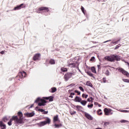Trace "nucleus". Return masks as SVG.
<instances>
[{
  "label": "nucleus",
  "instance_id": "obj_1",
  "mask_svg": "<svg viewBox=\"0 0 129 129\" xmlns=\"http://www.w3.org/2000/svg\"><path fill=\"white\" fill-rule=\"evenodd\" d=\"M18 116H13L12 118L10 119L9 121L8 122V125H12V122L14 120L15 123L21 124L24 123V118H23V113L21 111H19L17 113Z\"/></svg>",
  "mask_w": 129,
  "mask_h": 129
},
{
  "label": "nucleus",
  "instance_id": "obj_2",
  "mask_svg": "<svg viewBox=\"0 0 129 129\" xmlns=\"http://www.w3.org/2000/svg\"><path fill=\"white\" fill-rule=\"evenodd\" d=\"M104 59L109 62H114V61H119V60H120L118 55H117L116 54H112L110 56H105Z\"/></svg>",
  "mask_w": 129,
  "mask_h": 129
},
{
  "label": "nucleus",
  "instance_id": "obj_3",
  "mask_svg": "<svg viewBox=\"0 0 129 129\" xmlns=\"http://www.w3.org/2000/svg\"><path fill=\"white\" fill-rule=\"evenodd\" d=\"M50 123H51V119L49 117H46L45 121L40 122L39 124L40 126H43L45 124H50Z\"/></svg>",
  "mask_w": 129,
  "mask_h": 129
},
{
  "label": "nucleus",
  "instance_id": "obj_4",
  "mask_svg": "<svg viewBox=\"0 0 129 129\" xmlns=\"http://www.w3.org/2000/svg\"><path fill=\"white\" fill-rule=\"evenodd\" d=\"M74 75H75V74L73 73H67L64 75L63 78L66 81H68Z\"/></svg>",
  "mask_w": 129,
  "mask_h": 129
},
{
  "label": "nucleus",
  "instance_id": "obj_5",
  "mask_svg": "<svg viewBox=\"0 0 129 129\" xmlns=\"http://www.w3.org/2000/svg\"><path fill=\"white\" fill-rule=\"evenodd\" d=\"M118 71H119V72H121L122 74H123V75H125V76H126V77H129L128 72L124 70L123 69L119 68L118 69Z\"/></svg>",
  "mask_w": 129,
  "mask_h": 129
},
{
  "label": "nucleus",
  "instance_id": "obj_6",
  "mask_svg": "<svg viewBox=\"0 0 129 129\" xmlns=\"http://www.w3.org/2000/svg\"><path fill=\"white\" fill-rule=\"evenodd\" d=\"M26 76H27V73L25 72H21L18 74V75L16 77V79H18V78L22 79V78H24Z\"/></svg>",
  "mask_w": 129,
  "mask_h": 129
},
{
  "label": "nucleus",
  "instance_id": "obj_7",
  "mask_svg": "<svg viewBox=\"0 0 129 129\" xmlns=\"http://www.w3.org/2000/svg\"><path fill=\"white\" fill-rule=\"evenodd\" d=\"M68 67H71V68H74L76 66V63H74L71 60L68 61Z\"/></svg>",
  "mask_w": 129,
  "mask_h": 129
},
{
  "label": "nucleus",
  "instance_id": "obj_8",
  "mask_svg": "<svg viewBox=\"0 0 129 129\" xmlns=\"http://www.w3.org/2000/svg\"><path fill=\"white\" fill-rule=\"evenodd\" d=\"M24 8H26V5L24 4H22L20 5L15 7L14 10V11H18L19 10H21V9H24Z\"/></svg>",
  "mask_w": 129,
  "mask_h": 129
},
{
  "label": "nucleus",
  "instance_id": "obj_9",
  "mask_svg": "<svg viewBox=\"0 0 129 129\" xmlns=\"http://www.w3.org/2000/svg\"><path fill=\"white\" fill-rule=\"evenodd\" d=\"M47 102V101H46L45 99H41L40 100V102L38 103V106H45Z\"/></svg>",
  "mask_w": 129,
  "mask_h": 129
},
{
  "label": "nucleus",
  "instance_id": "obj_10",
  "mask_svg": "<svg viewBox=\"0 0 129 129\" xmlns=\"http://www.w3.org/2000/svg\"><path fill=\"white\" fill-rule=\"evenodd\" d=\"M111 112V109H108L107 108H105L104 109V112L105 115H109V114H112V113H110Z\"/></svg>",
  "mask_w": 129,
  "mask_h": 129
},
{
  "label": "nucleus",
  "instance_id": "obj_11",
  "mask_svg": "<svg viewBox=\"0 0 129 129\" xmlns=\"http://www.w3.org/2000/svg\"><path fill=\"white\" fill-rule=\"evenodd\" d=\"M84 115L87 119H89V120H92L93 119V117H92V116H91L89 113L85 112Z\"/></svg>",
  "mask_w": 129,
  "mask_h": 129
},
{
  "label": "nucleus",
  "instance_id": "obj_12",
  "mask_svg": "<svg viewBox=\"0 0 129 129\" xmlns=\"http://www.w3.org/2000/svg\"><path fill=\"white\" fill-rule=\"evenodd\" d=\"M40 57H41V54L40 53L35 54L33 57V61H36V60H39L40 59Z\"/></svg>",
  "mask_w": 129,
  "mask_h": 129
},
{
  "label": "nucleus",
  "instance_id": "obj_13",
  "mask_svg": "<svg viewBox=\"0 0 129 129\" xmlns=\"http://www.w3.org/2000/svg\"><path fill=\"white\" fill-rule=\"evenodd\" d=\"M38 11H44V12H49V8L48 7H42L38 8Z\"/></svg>",
  "mask_w": 129,
  "mask_h": 129
},
{
  "label": "nucleus",
  "instance_id": "obj_14",
  "mask_svg": "<svg viewBox=\"0 0 129 129\" xmlns=\"http://www.w3.org/2000/svg\"><path fill=\"white\" fill-rule=\"evenodd\" d=\"M0 127H2L1 129H6L7 128V126L6 124L3 122V121H0Z\"/></svg>",
  "mask_w": 129,
  "mask_h": 129
},
{
  "label": "nucleus",
  "instance_id": "obj_15",
  "mask_svg": "<svg viewBox=\"0 0 129 129\" xmlns=\"http://www.w3.org/2000/svg\"><path fill=\"white\" fill-rule=\"evenodd\" d=\"M82 100V99H81V98H80V97H78V96H76V97L74 99V101H75V102H81V101Z\"/></svg>",
  "mask_w": 129,
  "mask_h": 129
},
{
  "label": "nucleus",
  "instance_id": "obj_16",
  "mask_svg": "<svg viewBox=\"0 0 129 129\" xmlns=\"http://www.w3.org/2000/svg\"><path fill=\"white\" fill-rule=\"evenodd\" d=\"M25 115H26L27 117H32L35 115V113L31 112V113H25Z\"/></svg>",
  "mask_w": 129,
  "mask_h": 129
},
{
  "label": "nucleus",
  "instance_id": "obj_17",
  "mask_svg": "<svg viewBox=\"0 0 129 129\" xmlns=\"http://www.w3.org/2000/svg\"><path fill=\"white\" fill-rule=\"evenodd\" d=\"M53 121L54 123H55L56 121H58V122H60V121L59 120V118L58 117V115H56L55 116H54Z\"/></svg>",
  "mask_w": 129,
  "mask_h": 129
},
{
  "label": "nucleus",
  "instance_id": "obj_18",
  "mask_svg": "<svg viewBox=\"0 0 129 129\" xmlns=\"http://www.w3.org/2000/svg\"><path fill=\"white\" fill-rule=\"evenodd\" d=\"M76 108L78 111H82V109H83V107L80 106V105H77Z\"/></svg>",
  "mask_w": 129,
  "mask_h": 129
},
{
  "label": "nucleus",
  "instance_id": "obj_19",
  "mask_svg": "<svg viewBox=\"0 0 129 129\" xmlns=\"http://www.w3.org/2000/svg\"><path fill=\"white\" fill-rule=\"evenodd\" d=\"M43 98H44V99H45L46 100H49V101H53V97L52 96L43 97Z\"/></svg>",
  "mask_w": 129,
  "mask_h": 129
},
{
  "label": "nucleus",
  "instance_id": "obj_20",
  "mask_svg": "<svg viewBox=\"0 0 129 129\" xmlns=\"http://www.w3.org/2000/svg\"><path fill=\"white\" fill-rule=\"evenodd\" d=\"M86 85H87V86H90V87H93V85H92V84L91 83V82L88 81H87L86 82Z\"/></svg>",
  "mask_w": 129,
  "mask_h": 129
},
{
  "label": "nucleus",
  "instance_id": "obj_21",
  "mask_svg": "<svg viewBox=\"0 0 129 129\" xmlns=\"http://www.w3.org/2000/svg\"><path fill=\"white\" fill-rule=\"evenodd\" d=\"M81 104H82V105H83V106H85L86 105V103H87V101L86 100H81L80 103Z\"/></svg>",
  "mask_w": 129,
  "mask_h": 129
},
{
  "label": "nucleus",
  "instance_id": "obj_22",
  "mask_svg": "<svg viewBox=\"0 0 129 129\" xmlns=\"http://www.w3.org/2000/svg\"><path fill=\"white\" fill-rule=\"evenodd\" d=\"M62 126V124H55L54 127L55 128H59V127H61Z\"/></svg>",
  "mask_w": 129,
  "mask_h": 129
},
{
  "label": "nucleus",
  "instance_id": "obj_23",
  "mask_svg": "<svg viewBox=\"0 0 129 129\" xmlns=\"http://www.w3.org/2000/svg\"><path fill=\"white\" fill-rule=\"evenodd\" d=\"M57 91V89L55 87H53L51 88V90H50V92H51L52 93H54V92H56Z\"/></svg>",
  "mask_w": 129,
  "mask_h": 129
},
{
  "label": "nucleus",
  "instance_id": "obj_24",
  "mask_svg": "<svg viewBox=\"0 0 129 129\" xmlns=\"http://www.w3.org/2000/svg\"><path fill=\"white\" fill-rule=\"evenodd\" d=\"M97 114L98 115H102V110L101 109H99L97 110Z\"/></svg>",
  "mask_w": 129,
  "mask_h": 129
},
{
  "label": "nucleus",
  "instance_id": "obj_25",
  "mask_svg": "<svg viewBox=\"0 0 129 129\" xmlns=\"http://www.w3.org/2000/svg\"><path fill=\"white\" fill-rule=\"evenodd\" d=\"M60 70L61 71H62V72H67V71H68V70L67 69V68H64V67H62Z\"/></svg>",
  "mask_w": 129,
  "mask_h": 129
},
{
  "label": "nucleus",
  "instance_id": "obj_26",
  "mask_svg": "<svg viewBox=\"0 0 129 129\" xmlns=\"http://www.w3.org/2000/svg\"><path fill=\"white\" fill-rule=\"evenodd\" d=\"M2 120L4 122H7V121H9V118L7 117H4V118H3Z\"/></svg>",
  "mask_w": 129,
  "mask_h": 129
},
{
  "label": "nucleus",
  "instance_id": "obj_27",
  "mask_svg": "<svg viewBox=\"0 0 129 129\" xmlns=\"http://www.w3.org/2000/svg\"><path fill=\"white\" fill-rule=\"evenodd\" d=\"M94 100V99H93V98L91 97L90 98H88L87 99V101H88L89 102H93Z\"/></svg>",
  "mask_w": 129,
  "mask_h": 129
},
{
  "label": "nucleus",
  "instance_id": "obj_28",
  "mask_svg": "<svg viewBox=\"0 0 129 129\" xmlns=\"http://www.w3.org/2000/svg\"><path fill=\"white\" fill-rule=\"evenodd\" d=\"M49 64H51V65H54V64H55V60L51 59L49 60Z\"/></svg>",
  "mask_w": 129,
  "mask_h": 129
},
{
  "label": "nucleus",
  "instance_id": "obj_29",
  "mask_svg": "<svg viewBox=\"0 0 129 129\" xmlns=\"http://www.w3.org/2000/svg\"><path fill=\"white\" fill-rule=\"evenodd\" d=\"M86 73L88 75H89V76H90V77H93V74H92V73H91V72H90L89 71H87V72H86Z\"/></svg>",
  "mask_w": 129,
  "mask_h": 129
},
{
  "label": "nucleus",
  "instance_id": "obj_30",
  "mask_svg": "<svg viewBox=\"0 0 129 129\" xmlns=\"http://www.w3.org/2000/svg\"><path fill=\"white\" fill-rule=\"evenodd\" d=\"M73 91L72 90H69V93H70L71 95H75V93L72 92Z\"/></svg>",
  "mask_w": 129,
  "mask_h": 129
},
{
  "label": "nucleus",
  "instance_id": "obj_31",
  "mask_svg": "<svg viewBox=\"0 0 129 129\" xmlns=\"http://www.w3.org/2000/svg\"><path fill=\"white\" fill-rule=\"evenodd\" d=\"M92 72L93 73H96V70H95V68L93 67L91 68Z\"/></svg>",
  "mask_w": 129,
  "mask_h": 129
},
{
  "label": "nucleus",
  "instance_id": "obj_32",
  "mask_svg": "<svg viewBox=\"0 0 129 129\" xmlns=\"http://www.w3.org/2000/svg\"><path fill=\"white\" fill-rule=\"evenodd\" d=\"M81 10L82 13H83V14L84 15H85L86 11L84 10V7H83V6H81Z\"/></svg>",
  "mask_w": 129,
  "mask_h": 129
},
{
  "label": "nucleus",
  "instance_id": "obj_33",
  "mask_svg": "<svg viewBox=\"0 0 129 129\" xmlns=\"http://www.w3.org/2000/svg\"><path fill=\"white\" fill-rule=\"evenodd\" d=\"M105 74L106 76H109V71H108V70H106V71L105 72Z\"/></svg>",
  "mask_w": 129,
  "mask_h": 129
},
{
  "label": "nucleus",
  "instance_id": "obj_34",
  "mask_svg": "<svg viewBox=\"0 0 129 129\" xmlns=\"http://www.w3.org/2000/svg\"><path fill=\"white\" fill-rule=\"evenodd\" d=\"M42 99H41L40 98H37V99H36V100L35 101V102L36 103H38V102H39V101H41V100Z\"/></svg>",
  "mask_w": 129,
  "mask_h": 129
},
{
  "label": "nucleus",
  "instance_id": "obj_35",
  "mask_svg": "<svg viewBox=\"0 0 129 129\" xmlns=\"http://www.w3.org/2000/svg\"><path fill=\"white\" fill-rule=\"evenodd\" d=\"M122 81H123V82H126V83H129V79H123Z\"/></svg>",
  "mask_w": 129,
  "mask_h": 129
},
{
  "label": "nucleus",
  "instance_id": "obj_36",
  "mask_svg": "<svg viewBox=\"0 0 129 129\" xmlns=\"http://www.w3.org/2000/svg\"><path fill=\"white\" fill-rule=\"evenodd\" d=\"M82 97H83V98H87V97H88V95H85V94H83L82 95Z\"/></svg>",
  "mask_w": 129,
  "mask_h": 129
},
{
  "label": "nucleus",
  "instance_id": "obj_37",
  "mask_svg": "<svg viewBox=\"0 0 129 129\" xmlns=\"http://www.w3.org/2000/svg\"><path fill=\"white\" fill-rule=\"evenodd\" d=\"M107 125H109V122H105L104 123V127L107 126Z\"/></svg>",
  "mask_w": 129,
  "mask_h": 129
},
{
  "label": "nucleus",
  "instance_id": "obj_38",
  "mask_svg": "<svg viewBox=\"0 0 129 129\" xmlns=\"http://www.w3.org/2000/svg\"><path fill=\"white\" fill-rule=\"evenodd\" d=\"M120 122L125 123V122H128V121L122 119L120 121Z\"/></svg>",
  "mask_w": 129,
  "mask_h": 129
},
{
  "label": "nucleus",
  "instance_id": "obj_39",
  "mask_svg": "<svg viewBox=\"0 0 129 129\" xmlns=\"http://www.w3.org/2000/svg\"><path fill=\"white\" fill-rule=\"evenodd\" d=\"M75 92L77 93L78 95H80V94H81V93L77 90H75Z\"/></svg>",
  "mask_w": 129,
  "mask_h": 129
},
{
  "label": "nucleus",
  "instance_id": "obj_40",
  "mask_svg": "<svg viewBox=\"0 0 129 129\" xmlns=\"http://www.w3.org/2000/svg\"><path fill=\"white\" fill-rule=\"evenodd\" d=\"M120 46H121L120 44L117 45L115 47L114 50H116V49H118L119 47H120Z\"/></svg>",
  "mask_w": 129,
  "mask_h": 129
},
{
  "label": "nucleus",
  "instance_id": "obj_41",
  "mask_svg": "<svg viewBox=\"0 0 129 129\" xmlns=\"http://www.w3.org/2000/svg\"><path fill=\"white\" fill-rule=\"evenodd\" d=\"M80 90H81V91H82V92H84V89H83V87L80 86L79 87Z\"/></svg>",
  "mask_w": 129,
  "mask_h": 129
},
{
  "label": "nucleus",
  "instance_id": "obj_42",
  "mask_svg": "<svg viewBox=\"0 0 129 129\" xmlns=\"http://www.w3.org/2000/svg\"><path fill=\"white\" fill-rule=\"evenodd\" d=\"M88 108H92V107H93V104H89L88 105Z\"/></svg>",
  "mask_w": 129,
  "mask_h": 129
},
{
  "label": "nucleus",
  "instance_id": "obj_43",
  "mask_svg": "<svg viewBox=\"0 0 129 129\" xmlns=\"http://www.w3.org/2000/svg\"><path fill=\"white\" fill-rule=\"evenodd\" d=\"M102 81L104 83H106V78H103Z\"/></svg>",
  "mask_w": 129,
  "mask_h": 129
},
{
  "label": "nucleus",
  "instance_id": "obj_44",
  "mask_svg": "<svg viewBox=\"0 0 129 129\" xmlns=\"http://www.w3.org/2000/svg\"><path fill=\"white\" fill-rule=\"evenodd\" d=\"M94 59H95V57H94V56H92L90 59V61H94Z\"/></svg>",
  "mask_w": 129,
  "mask_h": 129
},
{
  "label": "nucleus",
  "instance_id": "obj_45",
  "mask_svg": "<svg viewBox=\"0 0 129 129\" xmlns=\"http://www.w3.org/2000/svg\"><path fill=\"white\" fill-rule=\"evenodd\" d=\"M38 111H40L41 112H44V110L43 109H39Z\"/></svg>",
  "mask_w": 129,
  "mask_h": 129
},
{
  "label": "nucleus",
  "instance_id": "obj_46",
  "mask_svg": "<svg viewBox=\"0 0 129 129\" xmlns=\"http://www.w3.org/2000/svg\"><path fill=\"white\" fill-rule=\"evenodd\" d=\"M48 114V111H43V114Z\"/></svg>",
  "mask_w": 129,
  "mask_h": 129
},
{
  "label": "nucleus",
  "instance_id": "obj_47",
  "mask_svg": "<svg viewBox=\"0 0 129 129\" xmlns=\"http://www.w3.org/2000/svg\"><path fill=\"white\" fill-rule=\"evenodd\" d=\"M97 66L98 67V69H101V66H100V65L98 64Z\"/></svg>",
  "mask_w": 129,
  "mask_h": 129
},
{
  "label": "nucleus",
  "instance_id": "obj_48",
  "mask_svg": "<svg viewBox=\"0 0 129 129\" xmlns=\"http://www.w3.org/2000/svg\"><path fill=\"white\" fill-rule=\"evenodd\" d=\"M0 53H1V54H2V55H4V54H5V51H2Z\"/></svg>",
  "mask_w": 129,
  "mask_h": 129
},
{
  "label": "nucleus",
  "instance_id": "obj_49",
  "mask_svg": "<svg viewBox=\"0 0 129 129\" xmlns=\"http://www.w3.org/2000/svg\"><path fill=\"white\" fill-rule=\"evenodd\" d=\"M112 44H117V41H113Z\"/></svg>",
  "mask_w": 129,
  "mask_h": 129
},
{
  "label": "nucleus",
  "instance_id": "obj_50",
  "mask_svg": "<svg viewBox=\"0 0 129 129\" xmlns=\"http://www.w3.org/2000/svg\"><path fill=\"white\" fill-rule=\"evenodd\" d=\"M111 40H107L106 41H104L103 43H107V42H110Z\"/></svg>",
  "mask_w": 129,
  "mask_h": 129
},
{
  "label": "nucleus",
  "instance_id": "obj_51",
  "mask_svg": "<svg viewBox=\"0 0 129 129\" xmlns=\"http://www.w3.org/2000/svg\"><path fill=\"white\" fill-rule=\"evenodd\" d=\"M69 97H70L71 98H73V96L71 94H70V95Z\"/></svg>",
  "mask_w": 129,
  "mask_h": 129
},
{
  "label": "nucleus",
  "instance_id": "obj_52",
  "mask_svg": "<svg viewBox=\"0 0 129 129\" xmlns=\"http://www.w3.org/2000/svg\"><path fill=\"white\" fill-rule=\"evenodd\" d=\"M122 112H127V110H122L121 111Z\"/></svg>",
  "mask_w": 129,
  "mask_h": 129
},
{
  "label": "nucleus",
  "instance_id": "obj_53",
  "mask_svg": "<svg viewBox=\"0 0 129 129\" xmlns=\"http://www.w3.org/2000/svg\"><path fill=\"white\" fill-rule=\"evenodd\" d=\"M74 85H75V84H71L70 86H74Z\"/></svg>",
  "mask_w": 129,
  "mask_h": 129
},
{
  "label": "nucleus",
  "instance_id": "obj_54",
  "mask_svg": "<svg viewBox=\"0 0 129 129\" xmlns=\"http://www.w3.org/2000/svg\"><path fill=\"white\" fill-rule=\"evenodd\" d=\"M98 105L99 107H101V105L100 104L98 103Z\"/></svg>",
  "mask_w": 129,
  "mask_h": 129
},
{
  "label": "nucleus",
  "instance_id": "obj_55",
  "mask_svg": "<svg viewBox=\"0 0 129 129\" xmlns=\"http://www.w3.org/2000/svg\"><path fill=\"white\" fill-rule=\"evenodd\" d=\"M75 113H76V112L74 111V112H73V113L72 114H75Z\"/></svg>",
  "mask_w": 129,
  "mask_h": 129
},
{
  "label": "nucleus",
  "instance_id": "obj_56",
  "mask_svg": "<svg viewBox=\"0 0 129 129\" xmlns=\"http://www.w3.org/2000/svg\"><path fill=\"white\" fill-rule=\"evenodd\" d=\"M125 63H126V64L128 65V66H129V63H128V62L126 61Z\"/></svg>",
  "mask_w": 129,
  "mask_h": 129
},
{
  "label": "nucleus",
  "instance_id": "obj_57",
  "mask_svg": "<svg viewBox=\"0 0 129 129\" xmlns=\"http://www.w3.org/2000/svg\"><path fill=\"white\" fill-rule=\"evenodd\" d=\"M119 41H120V39H119L117 41V43H118V42H119Z\"/></svg>",
  "mask_w": 129,
  "mask_h": 129
},
{
  "label": "nucleus",
  "instance_id": "obj_58",
  "mask_svg": "<svg viewBox=\"0 0 129 129\" xmlns=\"http://www.w3.org/2000/svg\"><path fill=\"white\" fill-rule=\"evenodd\" d=\"M34 106V105H31V107H33Z\"/></svg>",
  "mask_w": 129,
  "mask_h": 129
},
{
  "label": "nucleus",
  "instance_id": "obj_59",
  "mask_svg": "<svg viewBox=\"0 0 129 129\" xmlns=\"http://www.w3.org/2000/svg\"><path fill=\"white\" fill-rule=\"evenodd\" d=\"M95 111H96L95 110H94V112H95Z\"/></svg>",
  "mask_w": 129,
  "mask_h": 129
},
{
  "label": "nucleus",
  "instance_id": "obj_60",
  "mask_svg": "<svg viewBox=\"0 0 129 129\" xmlns=\"http://www.w3.org/2000/svg\"><path fill=\"white\" fill-rule=\"evenodd\" d=\"M36 108H38V107H36Z\"/></svg>",
  "mask_w": 129,
  "mask_h": 129
},
{
  "label": "nucleus",
  "instance_id": "obj_61",
  "mask_svg": "<svg viewBox=\"0 0 129 129\" xmlns=\"http://www.w3.org/2000/svg\"><path fill=\"white\" fill-rule=\"evenodd\" d=\"M18 80H20V79H19Z\"/></svg>",
  "mask_w": 129,
  "mask_h": 129
}]
</instances>
